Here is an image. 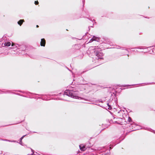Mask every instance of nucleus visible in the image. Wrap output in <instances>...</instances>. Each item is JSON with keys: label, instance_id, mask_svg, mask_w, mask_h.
Instances as JSON below:
<instances>
[{"label": "nucleus", "instance_id": "nucleus-9", "mask_svg": "<svg viewBox=\"0 0 155 155\" xmlns=\"http://www.w3.org/2000/svg\"><path fill=\"white\" fill-rule=\"evenodd\" d=\"M128 120L129 122H131V118L130 117H129L128 118Z\"/></svg>", "mask_w": 155, "mask_h": 155}, {"label": "nucleus", "instance_id": "nucleus-14", "mask_svg": "<svg viewBox=\"0 0 155 155\" xmlns=\"http://www.w3.org/2000/svg\"><path fill=\"white\" fill-rule=\"evenodd\" d=\"M140 48V49H144V48H143V47H141V48Z\"/></svg>", "mask_w": 155, "mask_h": 155}, {"label": "nucleus", "instance_id": "nucleus-11", "mask_svg": "<svg viewBox=\"0 0 155 155\" xmlns=\"http://www.w3.org/2000/svg\"><path fill=\"white\" fill-rule=\"evenodd\" d=\"M4 140L8 141L11 142H16V141H15V140L10 141V140Z\"/></svg>", "mask_w": 155, "mask_h": 155}, {"label": "nucleus", "instance_id": "nucleus-10", "mask_svg": "<svg viewBox=\"0 0 155 155\" xmlns=\"http://www.w3.org/2000/svg\"><path fill=\"white\" fill-rule=\"evenodd\" d=\"M107 105L109 107L108 108L109 109H110L111 108V107H110V105L109 104V103H107Z\"/></svg>", "mask_w": 155, "mask_h": 155}, {"label": "nucleus", "instance_id": "nucleus-18", "mask_svg": "<svg viewBox=\"0 0 155 155\" xmlns=\"http://www.w3.org/2000/svg\"><path fill=\"white\" fill-rule=\"evenodd\" d=\"M110 149H111V147H110Z\"/></svg>", "mask_w": 155, "mask_h": 155}, {"label": "nucleus", "instance_id": "nucleus-2", "mask_svg": "<svg viewBox=\"0 0 155 155\" xmlns=\"http://www.w3.org/2000/svg\"><path fill=\"white\" fill-rule=\"evenodd\" d=\"M94 52H95L96 55L97 56L98 59L102 58L101 57L103 56V54L102 52L101 51L99 52L96 50L94 51Z\"/></svg>", "mask_w": 155, "mask_h": 155}, {"label": "nucleus", "instance_id": "nucleus-15", "mask_svg": "<svg viewBox=\"0 0 155 155\" xmlns=\"http://www.w3.org/2000/svg\"><path fill=\"white\" fill-rule=\"evenodd\" d=\"M105 155H110V154H109V153H107V154H105Z\"/></svg>", "mask_w": 155, "mask_h": 155}, {"label": "nucleus", "instance_id": "nucleus-5", "mask_svg": "<svg viewBox=\"0 0 155 155\" xmlns=\"http://www.w3.org/2000/svg\"><path fill=\"white\" fill-rule=\"evenodd\" d=\"M11 45V43L10 42H5L4 43V45L5 46H10Z\"/></svg>", "mask_w": 155, "mask_h": 155}, {"label": "nucleus", "instance_id": "nucleus-12", "mask_svg": "<svg viewBox=\"0 0 155 155\" xmlns=\"http://www.w3.org/2000/svg\"><path fill=\"white\" fill-rule=\"evenodd\" d=\"M25 135H24L20 139V141H21V140H22V139L25 136Z\"/></svg>", "mask_w": 155, "mask_h": 155}, {"label": "nucleus", "instance_id": "nucleus-6", "mask_svg": "<svg viewBox=\"0 0 155 155\" xmlns=\"http://www.w3.org/2000/svg\"><path fill=\"white\" fill-rule=\"evenodd\" d=\"M80 150L82 151H84L85 150V148L84 146H82L81 145H79Z\"/></svg>", "mask_w": 155, "mask_h": 155}, {"label": "nucleus", "instance_id": "nucleus-3", "mask_svg": "<svg viewBox=\"0 0 155 155\" xmlns=\"http://www.w3.org/2000/svg\"><path fill=\"white\" fill-rule=\"evenodd\" d=\"M99 40V38L97 37H96L95 36L93 37L90 40L89 42H91L94 41H98Z\"/></svg>", "mask_w": 155, "mask_h": 155}, {"label": "nucleus", "instance_id": "nucleus-8", "mask_svg": "<svg viewBox=\"0 0 155 155\" xmlns=\"http://www.w3.org/2000/svg\"><path fill=\"white\" fill-rule=\"evenodd\" d=\"M18 46H19V45L18 44H14L13 43L12 44V46H13V47L15 46L17 48H18Z\"/></svg>", "mask_w": 155, "mask_h": 155}, {"label": "nucleus", "instance_id": "nucleus-1", "mask_svg": "<svg viewBox=\"0 0 155 155\" xmlns=\"http://www.w3.org/2000/svg\"><path fill=\"white\" fill-rule=\"evenodd\" d=\"M75 91L73 90L70 91L68 90H67L64 92V94L67 95L71 97L74 98L78 99H81L82 98L79 97L77 96L78 94L75 93Z\"/></svg>", "mask_w": 155, "mask_h": 155}, {"label": "nucleus", "instance_id": "nucleus-17", "mask_svg": "<svg viewBox=\"0 0 155 155\" xmlns=\"http://www.w3.org/2000/svg\"><path fill=\"white\" fill-rule=\"evenodd\" d=\"M38 27H39V26L38 25H36V27L37 28H38Z\"/></svg>", "mask_w": 155, "mask_h": 155}, {"label": "nucleus", "instance_id": "nucleus-16", "mask_svg": "<svg viewBox=\"0 0 155 155\" xmlns=\"http://www.w3.org/2000/svg\"><path fill=\"white\" fill-rule=\"evenodd\" d=\"M19 143L22 146L23 145L22 143H21H21Z\"/></svg>", "mask_w": 155, "mask_h": 155}, {"label": "nucleus", "instance_id": "nucleus-19", "mask_svg": "<svg viewBox=\"0 0 155 155\" xmlns=\"http://www.w3.org/2000/svg\"><path fill=\"white\" fill-rule=\"evenodd\" d=\"M114 119H115V117H114Z\"/></svg>", "mask_w": 155, "mask_h": 155}, {"label": "nucleus", "instance_id": "nucleus-7", "mask_svg": "<svg viewBox=\"0 0 155 155\" xmlns=\"http://www.w3.org/2000/svg\"><path fill=\"white\" fill-rule=\"evenodd\" d=\"M24 21V20H20L18 22V24H19L20 26H21L22 24L23 23V22Z\"/></svg>", "mask_w": 155, "mask_h": 155}, {"label": "nucleus", "instance_id": "nucleus-13", "mask_svg": "<svg viewBox=\"0 0 155 155\" xmlns=\"http://www.w3.org/2000/svg\"><path fill=\"white\" fill-rule=\"evenodd\" d=\"M35 5H38V1H35Z\"/></svg>", "mask_w": 155, "mask_h": 155}, {"label": "nucleus", "instance_id": "nucleus-4", "mask_svg": "<svg viewBox=\"0 0 155 155\" xmlns=\"http://www.w3.org/2000/svg\"><path fill=\"white\" fill-rule=\"evenodd\" d=\"M45 40L44 38L41 39L40 43L41 45L42 46H45Z\"/></svg>", "mask_w": 155, "mask_h": 155}]
</instances>
